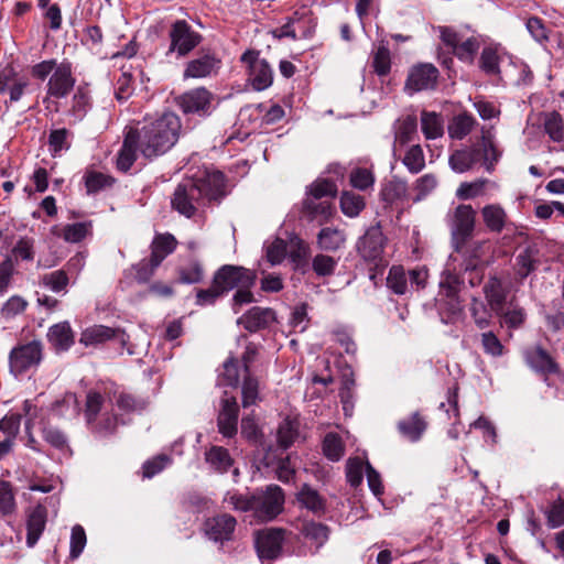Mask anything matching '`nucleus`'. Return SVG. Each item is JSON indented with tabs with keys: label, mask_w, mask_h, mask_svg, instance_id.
I'll return each instance as SVG.
<instances>
[{
	"label": "nucleus",
	"mask_w": 564,
	"mask_h": 564,
	"mask_svg": "<svg viewBox=\"0 0 564 564\" xmlns=\"http://www.w3.org/2000/svg\"><path fill=\"white\" fill-rule=\"evenodd\" d=\"M181 128V119L174 112H164L159 118L147 120L138 130L140 152L148 159L166 153L177 142Z\"/></svg>",
	"instance_id": "f257e3e1"
},
{
	"label": "nucleus",
	"mask_w": 564,
	"mask_h": 564,
	"mask_svg": "<svg viewBox=\"0 0 564 564\" xmlns=\"http://www.w3.org/2000/svg\"><path fill=\"white\" fill-rule=\"evenodd\" d=\"M447 221L452 236V245L456 251H460L475 230L476 212L471 205H458L448 214Z\"/></svg>",
	"instance_id": "f03ea898"
},
{
	"label": "nucleus",
	"mask_w": 564,
	"mask_h": 564,
	"mask_svg": "<svg viewBox=\"0 0 564 564\" xmlns=\"http://www.w3.org/2000/svg\"><path fill=\"white\" fill-rule=\"evenodd\" d=\"M429 272L425 267H419L405 272L402 267H392L387 278L388 288L398 295L423 289L426 284Z\"/></svg>",
	"instance_id": "7ed1b4c3"
},
{
	"label": "nucleus",
	"mask_w": 564,
	"mask_h": 564,
	"mask_svg": "<svg viewBox=\"0 0 564 564\" xmlns=\"http://www.w3.org/2000/svg\"><path fill=\"white\" fill-rule=\"evenodd\" d=\"M43 358V346L40 340H32L14 347L9 355L10 372L18 377L32 368H36Z\"/></svg>",
	"instance_id": "20e7f679"
},
{
	"label": "nucleus",
	"mask_w": 564,
	"mask_h": 564,
	"mask_svg": "<svg viewBox=\"0 0 564 564\" xmlns=\"http://www.w3.org/2000/svg\"><path fill=\"white\" fill-rule=\"evenodd\" d=\"M213 281L215 286L224 294L235 288L253 286L256 274L243 267L226 264L218 269Z\"/></svg>",
	"instance_id": "39448f33"
},
{
	"label": "nucleus",
	"mask_w": 564,
	"mask_h": 564,
	"mask_svg": "<svg viewBox=\"0 0 564 564\" xmlns=\"http://www.w3.org/2000/svg\"><path fill=\"white\" fill-rule=\"evenodd\" d=\"M171 40L166 55L176 53L178 57L186 56L200 42V35L184 20L175 21L169 32Z\"/></svg>",
	"instance_id": "423d86ee"
},
{
	"label": "nucleus",
	"mask_w": 564,
	"mask_h": 564,
	"mask_svg": "<svg viewBox=\"0 0 564 564\" xmlns=\"http://www.w3.org/2000/svg\"><path fill=\"white\" fill-rule=\"evenodd\" d=\"M171 203L181 215L191 218L203 203L200 189L193 180H186L177 185Z\"/></svg>",
	"instance_id": "0eeeda50"
},
{
	"label": "nucleus",
	"mask_w": 564,
	"mask_h": 564,
	"mask_svg": "<svg viewBox=\"0 0 564 564\" xmlns=\"http://www.w3.org/2000/svg\"><path fill=\"white\" fill-rule=\"evenodd\" d=\"M254 517L261 521L274 519L283 509L284 495L279 486H268L265 491L254 495Z\"/></svg>",
	"instance_id": "6e6552de"
},
{
	"label": "nucleus",
	"mask_w": 564,
	"mask_h": 564,
	"mask_svg": "<svg viewBox=\"0 0 564 564\" xmlns=\"http://www.w3.org/2000/svg\"><path fill=\"white\" fill-rule=\"evenodd\" d=\"M76 79L73 76L69 62H62L55 72L50 76L46 85V98L62 99L69 95L75 86Z\"/></svg>",
	"instance_id": "1a4fd4ad"
},
{
	"label": "nucleus",
	"mask_w": 564,
	"mask_h": 564,
	"mask_svg": "<svg viewBox=\"0 0 564 564\" xmlns=\"http://www.w3.org/2000/svg\"><path fill=\"white\" fill-rule=\"evenodd\" d=\"M337 193V186L334 182L328 180H317L308 188V197L304 202V207L312 215H329L330 205L326 202L316 203L317 199L332 196Z\"/></svg>",
	"instance_id": "9d476101"
},
{
	"label": "nucleus",
	"mask_w": 564,
	"mask_h": 564,
	"mask_svg": "<svg viewBox=\"0 0 564 564\" xmlns=\"http://www.w3.org/2000/svg\"><path fill=\"white\" fill-rule=\"evenodd\" d=\"M386 242L380 225H373L358 239L357 251L364 260L377 261L381 259Z\"/></svg>",
	"instance_id": "9b49d317"
},
{
	"label": "nucleus",
	"mask_w": 564,
	"mask_h": 564,
	"mask_svg": "<svg viewBox=\"0 0 564 564\" xmlns=\"http://www.w3.org/2000/svg\"><path fill=\"white\" fill-rule=\"evenodd\" d=\"M215 96L205 87H198L184 93L178 98V106L185 113L207 116L213 110Z\"/></svg>",
	"instance_id": "f8f14e48"
},
{
	"label": "nucleus",
	"mask_w": 564,
	"mask_h": 564,
	"mask_svg": "<svg viewBox=\"0 0 564 564\" xmlns=\"http://www.w3.org/2000/svg\"><path fill=\"white\" fill-rule=\"evenodd\" d=\"M284 541V530L267 529L257 533L256 547L261 560H274L280 556Z\"/></svg>",
	"instance_id": "ddd939ff"
},
{
	"label": "nucleus",
	"mask_w": 564,
	"mask_h": 564,
	"mask_svg": "<svg viewBox=\"0 0 564 564\" xmlns=\"http://www.w3.org/2000/svg\"><path fill=\"white\" fill-rule=\"evenodd\" d=\"M241 61L249 63L250 82L256 90H263L271 86L273 73L265 59L259 58L253 52H246Z\"/></svg>",
	"instance_id": "4468645a"
},
{
	"label": "nucleus",
	"mask_w": 564,
	"mask_h": 564,
	"mask_svg": "<svg viewBox=\"0 0 564 564\" xmlns=\"http://www.w3.org/2000/svg\"><path fill=\"white\" fill-rule=\"evenodd\" d=\"M110 339H116L118 343L124 346L128 340V336L123 330L119 328H110L104 325H93L83 330L80 334L79 343L88 347L104 344Z\"/></svg>",
	"instance_id": "2eb2a0df"
},
{
	"label": "nucleus",
	"mask_w": 564,
	"mask_h": 564,
	"mask_svg": "<svg viewBox=\"0 0 564 564\" xmlns=\"http://www.w3.org/2000/svg\"><path fill=\"white\" fill-rule=\"evenodd\" d=\"M177 241L171 234H162L155 236L151 245V269L144 275H139L142 281H148L154 273L155 269L162 263V261L171 254L176 248Z\"/></svg>",
	"instance_id": "dca6fc26"
},
{
	"label": "nucleus",
	"mask_w": 564,
	"mask_h": 564,
	"mask_svg": "<svg viewBox=\"0 0 564 564\" xmlns=\"http://www.w3.org/2000/svg\"><path fill=\"white\" fill-rule=\"evenodd\" d=\"M239 406L235 397L225 393L221 399V409L218 414L217 425L219 433L225 437H232L237 433Z\"/></svg>",
	"instance_id": "f3484780"
},
{
	"label": "nucleus",
	"mask_w": 564,
	"mask_h": 564,
	"mask_svg": "<svg viewBox=\"0 0 564 564\" xmlns=\"http://www.w3.org/2000/svg\"><path fill=\"white\" fill-rule=\"evenodd\" d=\"M438 77V70L432 64L415 66L410 72L405 88L412 93L433 88Z\"/></svg>",
	"instance_id": "a211bd4d"
},
{
	"label": "nucleus",
	"mask_w": 564,
	"mask_h": 564,
	"mask_svg": "<svg viewBox=\"0 0 564 564\" xmlns=\"http://www.w3.org/2000/svg\"><path fill=\"white\" fill-rule=\"evenodd\" d=\"M236 523L230 514L216 516L206 520L205 533L209 540L223 543L231 539Z\"/></svg>",
	"instance_id": "6ab92c4d"
},
{
	"label": "nucleus",
	"mask_w": 564,
	"mask_h": 564,
	"mask_svg": "<svg viewBox=\"0 0 564 564\" xmlns=\"http://www.w3.org/2000/svg\"><path fill=\"white\" fill-rule=\"evenodd\" d=\"M196 186L200 189V198L204 199H217L224 195L225 189V176L219 171H206L203 175L193 180Z\"/></svg>",
	"instance_id": "aec40b11"
},
{
	"label": "nucleus",
	"mask_w": 564,
	"mask_h": 564,
	"mask_svg": "<svg viewBox=\"0 0 564 564\" xmlns=\"http://www.w3.org/2000/svg\"><path fill=\"white\" fill-rule=\"evenodd\" d=\"M220 67V61L213 54H204L189 61L183 73L184 79L205 78L217 73Z\"/></svg>",
	"instance_id": "412c9836"
},
{
	"label": "nucleus",
	"mask_w": 564,
	"mask_h": 564,
	"mask_svg": "<svg viewBox=\"0 0 564 564\" xmlns=\"http://www.w3.org/2000/svg\"><path fill=\"white\" fill-rule=\"evenodd\" d=\"M137 148L140 149L138 130L131 129L127 132L123 144L117 156V167L122 172L130 170L137 159Z\"/></svg>",
	"instance_id": "4be33fe9"
},
{
	"label": "nucleus",
	"mask_w": 564,
	"mask_h": 564,
	"mask_svg": "<svg viewBox=\"0 0 564 564\" xmlns=\"http://www.w3.org/2000/svg\"><path fill=\"white\" fill-rule=\"evenodd\" d=\"M274 319V312L270 308L252 307L238 319L249 332H257L267 327Z\"/></svg>",
	"instance_id": "5701e85b"
},
{
	"label": "nucleus",
	"mask_w": 564,
	"mask_h": 564,
	"mask_svg": "<svg viewBox=\"0 0 564 564\" xmlns=\"http://www.w3.org/2000/svg\"><path fill=\"white\" fill-rule=\"evenodd\" d=\"M506 55L507 52L499 44L484 47L479 57L480 69L487 75H499L500 63Z\"/></svg>",
	"instance_id": "b1692460"
},
{
	"label": "nucleus",
	"mask_w": 564,
	"mask_h": 564,
	"mask_svg": "<svg viewBox=\"0 0 564 564\" xmlns=\"http://www.w3.org/2000/svg\"><path fill=\"white\" fill-rule=\"evenodd\" d=\"M480 149V161L488 172H492L498 163L501 152L496 147L494 135L490 131H482L481 140L474 145Z\"/></svg>",
	"instance_id": "393cba45"
},
{
	"label": "nucleus",
	"mask_w": 564,
	"mask_h": 564,
	"mask_svg": "<svg viewBox=\"0 0 564 564\" xmlns=\"http://www.w3.org/2000/svg\"><path fill=\"white\" fill-rule=\"evenodd\" d=\"M481 217L485 226L491 232H501L508 223V215L505 208L499 204L485 205L481 210Z\"/></svg>",
	"instance_id": "a878e982"
},
{
	"label": "nucleus",
	"mask_w": 564,
	"mask_h": 564,
	"mask_svg": "<svg viewBox=\"0 0 564 564\" xmlns=\"http://www.w3.org/2000/svg\"><path fill=\"white\" fill-rule=\"evenodd\" d=\"M484 293L494 313L500 315L507 300V290L502 282L496 276L490 278L484 285Z\"/></svg>",
	"instance_id": "bb28decb"
},
{
	"label": "nucleus",
	"mask_w": 564,
	"mask_h": 564,
	"mask_svg": "<svg viewBox=\"0 0 564 564\" xmlns=\"http://www.w3.org/2000/svg\"><path fill=\"white\" fill-rule=\"evenodd\" d=\"M525 360L538 372L552 373L557 370V366L552 357L539 346L525 351Z\"/></svg>",
	"instance_id": "cd10ccee"
},
{
	"label": "nucleus",
	"mask_w": 564,
	"mask_h": 564,
	"mask_svg": "<svg viewBox=\"0 0 564 564\" xmlns=\"http://www.w3.org/2000/svg\"><path fill=\"white\" fill-rule=\"evenodd\" d=\"M480 161V149L467 148L456 150L448 160L449 166L457 173H464L470 170L475 163Z\"/></svg>",
	"instance_id": "c85d7f7f"
},
{
	"label": "nucleus",
	"mask_w": 564,
	"mask_h": 564,
	"mask_svg": "<svg viewBox=\"0 0 564 564\" xmlns=\"http://www.w3.org/2000/svg\"><path fill=\"white\" fill-rule=\"evenodd\" d=\"M46 524V509L43 506H36L29 516L26 529V544L33 547L39 541Z\"/></svg>",
	"instance_id": "c756f323"
},
{
	"label": "nucleus",
	"mask_w": 564,
	"mask_h": 564,
	"mask_svg": "<svg viewBox=\"0 0 564 564\" xmlns=\"http://www.w3.org/2000/svg\"><path fill=\"white\" fill-rule=\"evenodd\" d=\"M47 338L58 351H65L74 344V334L67 322L53 325L48 329Z\"/></svg>",
	"instance_id": "7c9ffc66"
},
{
	"label": "nucleus",
	"mask_w": 564,
	"mask_h": 564,
	"mask_svg": "<svg viewBox=\"0 0 564 564\" xmlns=\"http://www.w3.org/2000/svg\"><path fill=\"white\" fill-rule=\"evenodd\" d=\"M299 503L315 514L325 511L326 501L317 490L308 485H304L296 495Z\"/></svg>",
	"instance_id": "2f4dec72"
},
{
	"label": "nucleus",
	"mask_w": 564,
	"mask_h": 564,
	"mask_svg": "<svg viewBox=\"0 0 564 564\" xmlns=\"http://www.w3.org/2000/svg\"><path fill=\"white\" fill-rule=\"evenodd\" d=\"M205 460L212 469L218 473H226L234 464L228 449L221 446H212L205 453Z\"/></svg>",
	"instance_id": "473e14b6"
},
{
	"label": "nucleus",
	"mask_w": 564,
	"mask_h": 564,
	"mask_svg": "<svg viewBox=\"0 0 564 564\" xmlns=\"http://www.w3.org/2000/svg\"><path fill=\"white\" fill-rule=\"evenodd\" d=\"M317 242L319 248L323 250L336 251L344 247L346 242V234L344 230L326 227L319 231Z\"/></svg>",
	"instance_id": "72a5a7b5"
},
{
	"label": "nucleus",
	"mask_w": 564,
	"mask_h": 564,
	"mask_svg": "<svg viewBox=\"0 0 564 564\" xmlns=\"http://www.w3.org/2000/svg\"><path fill=\"white\" fill-rule=\"evenodd\" d=\"M421 127L426 139H437L444 133L443 119L436 112L422 111Z\"/></svg>",
	"instance_id": "f704fd0d"
},
{
	"label": "nucleus",
	"mask_w": 564,
	"mask_h": 564,
	"mask_svg": "<svg viewBox=\"0 0 564 564\" xmlns=\"http://www.w3.org/2000/svg\"><path fill=\"white\" fill-rule=\"evenodd\" d=\"M398 427L404 437L415 442L424 433L426 423L419 413H414L411 417L400 421Z\"/></svg>",
	"instance_id": "c9c22d12"
},
{
	"label": "nucleus",
	"mask_w": 564,
	"mask_h": 564,
	"mask_svg": "<svg viewBox=\"0 0 564 564\" xmlns=\"http://www.w3.org/2000/svg\"><path fill=\"white\" fill-rule=\"evenodd\" d=\"M302 534L304 538L310 541L315 549H319L327 540L329 530L328 528L318 522H305L301 529Z\"/></svg>",
	"instance_id": "e433bc0d"
},
{
	"label": "nucleus",
	"mask_w": 564,
	"mask_h": 564,
	"mask_svg": "<svg viewBox=\"0 0 564 564\" xmlns=\"http://www.w3.org/2000/svg\"><path fill=\"white\" fill-rule=\"evenodd\" d=\"M476 120L471 115L462 113L456 116L448 126V134L452 139L462 140L474 129Z\"/></svg>",
	"instance_id": "4c0bfd02"
},
{
	"label": "nucleus",
	"mask_w": 564,
	"mask_h": 564,
	"mask_svg": "<svg viewBox=\"0 0 564 564\" xmlns=\"http://www.w3.org/2000/svg\"><path fill=\"white\" fill-rule=\"evenodd\" d=\"M469 311L478 328L484 329L490 326L494 311L481 300L473 297Z\"/></svg>",
	"instance_id": "58836bf2"
},
{
	"label": "nucleus",
	"mask_w": 564,
	"mask_h": 564,
	"mask_svg": "<svg viewBox=\"0 0 564 564\" xmlns=\"http://www.w3.org/2000/svg\"><path fill=\"white\" fill-rule=\"evenodd\" d=\"M366 203L362 196L352 192H343L340 196V209L347 217H357L365 208Z\"/></svg>",
	"instance_id": "ea45409f"
},
{
	"label": "nucleus",
	"mask_w": 564,
	"mask_h": 564,
	"mask_svg": "<svg viewBox=\"0 0 564 564\" xmlns=\"http://www.w3.org/2000/svg\"><path fill=\"white\" fill-rule=\"evenodd\" d=\"M84 181L87 193L93 194L110 187L115 180L105 173L95 170H88L84 175Z\"/></svg>",
	"instance_id": "a19ab883"
},
{
	"label": "nucleus",
	"mask_w": 564,
	"mask_h": 564,
	"mask_svg": "<svg viewBox=\"0 0 564 564\" xmlns=\"http://www.w3.org/2000/svg\"><path fill=\"white\" fill-rule=\"evenodd\" d=\"M224 502L236 511H254V495L247 496L237 491H227L224 497Z\"/></svg>",
	"instance_id": "79ce46f5"
},
{
	"label": "nucleus",
	"mask_w": 564,
	"mask_h": 564,
	"mask_svg": "<svg viewBox=\"0 0 564 564\" xmlns=\"http://www.w3.org/2000/svg\"><path fill=\"white\" fill-rule=\"evenodd\" d=\"M17 502L12 485L0 479V516L9 517L15 512Z\"/></svg>",
	"instance_id": "37998d69"
},
{
	"label": "nucleus",
	"mask_w": 564,
	"mask_h": 564,
	"mask_svg": "<svg viewBox=\"0 0 564 564\" xmlns=\"http://www.w3.org/2000/svg\"><path fill=\"white\" fill-rule=\"evenodd\" d=\"M463 282L459 276L452 272H445L440 282V299L459 296Z\"/></svg>",
	"instance_id": "c03bdc74"
},
{
	"label": "nucleus",
	"mask_w": 564,
	"mask_h": 564,
	"mask_svg": "<svg viewBox=\"0 0 564 564\" xmlns=\"http://www.w3.org/2000/svg\"><path fill=\"white\" fill-rule=\"evenodd\" d=\"M402 163L413 174L421 172L425 166V158L422 148L417 144L410 147L404 154Z\"/></svg>",
	"instance_id": "a18cd8bd"
},
{
	"label": "nucleus",
	"mask_w": 564,
	"mask_h": 564,
	"mask_svg": "<svg viewBox=\"0 0 564 564\" xmlns=\"http://www.w3.org/2000/svg\"><path fill=\"white\" fill-rule=\"evenodd\" d=\"M299 437L297 423L285 419L278 429V443L281 447H290Z\"/></svg>",
	"instance_id": "49530a36"
},
{
	"label": "nucleus",
	"mask_w": 564,
	"mask_h": 564,
	"mask_svg": "<svg viewBox=\"0 0 564 564\" xmlns=\"http://www.w3.org/2000/svg\"><path fill=\"white\" fill-rule=\"evenodd\" d=\"M544 129L554 142H561L564 140V122L558 112H551L546 116Z\"/></svg>",
	"instance_id": "de8ad7c7"
},
{
	"label": "nucleus",
	"mask_w": 564,
	"mask_h": 564,
	"mask_svg": "<svg viewBox=\"0 0 564 564\" xmlns=\"http://www.w3.org/2000/svg\"><path fill=\"white\" fill-rule=\"evenodd\" d=\"M372 67L377 75L386 76L391 68V56L389 48L381 44L377 47L372 56Z\"/></svg>",
	"instance_id": "09e8293b"
},
{
	"label": "nucleus",
	"mask_w": 564,
	"mask_h": 564,
	"mask_svg": "<svg viewBox=\"0 0 564 564\" xmlns=\"http://www.w3.org/2000/svg\"><path fill=\"white\" fill-rule=\"evenodd\" d=\"M350 185L359 191H367L375 184L373 173L365 167H356L349 175Z\"/></svg>",
	"instance_id": "8fccbe9b"
},
{
	"label": "nucleus",
	"mask_w": 564,
	"mask_h": 564,
	"mask_svg": "<svg viewBox=\"0 0 564 564\" xmlns=\"http://www.w3.org/2000/svg\"><path fill=\"white\" fill-rule=\"evenodd\" d=\"M337 263V259L324 253H318L312 260V268L317 276H329L335 272Z\"/></svg>",
	"instance_id": "3c124183"
},
{
	"label": "nucleus",
	"mask_w": 564,
	"mask_h": 564,
	"mask_svg": "<svg viewBox=\"0 0 564 564\" xmlns=\"http://www.w3.org/2000/svg\"><path fill=\"white\" fill-rule=\"evenodd\" d=\"M323 452L328 459L339 460L344 454V445L340 437L334 433H328L323 442Z\"/></svg>",
	"instance_id": "603ef678"
},
{
	"label": "nucleus",
	"mask_w": 564,
	"mask_h": 564,
	"mask_svg": "<svg viewBox=\"0 0 564 564\" xmlns=\"http://www.w3.org/2000/svg\"><path fill=\"white\" fill-rule=\"evenodd\" d=\"M479 48V42L476 37H468L464 41L459 40L453 53L464 62L471 63L476 52Z\"/></svg>",
	"instance_id": "864d4df0"
},
{
	"label": "nucleus",
	"mask_w": 564,
	"mask_h": 564,
	"mask_svg": "<svg viewBox=\"0 0 564 564\" xmlns=\"http://www.w3.org/2000/svg\"><path fill=\"white\" fill-rule=\"evenodd\" d=\"M259 399V383L258 380L250 376V373L245 375V379L242 382V406L248 408L250 405L256 404Z\"/></svg>",
	"instance_id": "5fc2aeb1"
},
{
	"label": "nucleus",
	"mask_w": 564,
	"mask_h": 564,
	"mask_svg": "<svg viewBox=\"0 0 564 564\" xmlns=\"http://www.w3.org/2000/svg\"><path fill=\"white\" fill-rule=\"evenodd\" d=\"M408 184L400 178H392L382 189V197L387 202H393L406 195Z\"/></svg>",
	"instance_id": "6e6d98bb"
},
{
	"label": "nucleus",
	"mask_w": 564,
	"mask_h": 564,
	"mask_svg": "<svg viewBox=\"0 0 564 564\" xmlns=\"http://www.w3.org/2000/svg\"><path fill=\"white\" fill-rule=\"evenodd\" d=\"M69 131L65 128L52 130L48 135L50 150L54 155L69 148Z\"/></svg>",
	"instance_id": "4d7b16f0"
},
{
	"label": "nucleus",
	"mask_w": 564,
	"mask_h": 564,
	"mask_svg": "<svg viewBox=\"0 0 564 564\" xmlns=\"http://www.w3.org/2000/svg\"><path fill=\"white\" fill-rule=\"evenodd\" d=\"M488 180H477L470 183H462L456 191V196L460 199H471L482 195Z\"/></svg>",
	"instance_id": "13d9d810"
},
{
	"label": "nucleus",
	"mask_w": 564,
	"mask_h": 564,
	"mask_svg": "<svg viewBox=\"0 0 564 564\" xmlns=\"http://www.w3.org/2000/svg\"><path fill=\"white\" fill-rule=\"evenodd\" d=\"M42 284L53 292H61L68 284V276L63 270H56L44 274L41 279Z\"/></svg>",
	"instance_id": "bf43d9fd"
},
{
	"label": "nucleus",
	"mask_w": 564,
	"mask_h": 564,
	"mask_svg": "<svg viewBox=\"0 0 564 564\" xmlns=\"http://www.w3.org/2000/svg\"><path fill=\"white\" fill-rule=\"evenodd\" d=\"M89 232V225L86 223L69 224L63 228L62 237L65 241L76 243L82 241Z\"/></svg>",
	"instance_id": "052dcab7"
},
{
	"label": "nucleus",
	"mask_w": 564,
	"mask_h": 564,
	"mask_svg": "<svg viewBox=\"0 0 564 564\" xmlns=\"http://www.w3.org/2000/svg\"><path fill=\"white\" fill-rule=\"evenodd\" d=\"M438 306L442 313H447V318L449 319L459 317L464 310L460 296L438 299Z\"/></svg>",
	"instance_id": "680f3d73"
},
{
	"label": "nucleus",
	"mask_w": 564,
	"mask_h": 564,
	"mask_svg": "<svg viewBox=\"0 0 564 564\" xmlns=\"http://www.w3.org/2000/svg\"><path fill=\"white\" fill-rule=\"evenodd\" d=\"M417 122L414 117H406L399 126L395 133V141L405 144L412 140L416 133Z\"/></svg>",
	"instance_id": "e2e57ef3"
},
{
	"label": "nucleus",
	"mask_w": 564,
	"mask_h": 564,
	"mask_svg": "<svg viewBox=\"0 0 564 564\" xmlns=\"http://www.w3.org/2000/svg\"><path fill=\"white\" fill-rule=\"evenodd\" d=\"M481 346L487 355L492 357H500L503 355L505 347L492 332H485L481 334Z\"/></svg>",
	"instance_id": "0e129e2a"
},
{
	"label": "nucleus",
	"mask_w": 564,
	"mask_h": 564,
	"mask_svg": "<svg viewBox=\"0 0 564 564\" xmlns=\"http://www.w3.org/2000/svg\"><path fill=\"white\" fill-rule=\"evenodd\" d=\"M42 436L46 443L57 449H64L67 447V437L62 431L54 426H44L42 430Z\"/></svg>",
	"instance_id": "69168bd1"
},
{
	"label": "nucleus",
	"mask_w": 564,
	"mask_h": 564,
	"mask_svg": "<svg viewBox=\"0 0 564 564\" xmlns=\"http://www.w3.org/2000/svg\"><path fill=\"white\" fill-rule=\"evenodd\" d=\"M364 463L360 458H349L346 465V477L348 482L357 487L362 481Z\"/></svg>",
	"instance_id": "338daca9"
},
{
	"label": "nucleus",
	"mask_w": 564,
	"mask_h": 564,
	"mask_svg": "<svg viewBox=\"0 0 564 564\" xmlns=\"http://www.w3.org/2000/svg\"><path fill=\"white\" fill-rule=\"evenodd\" d=\"M102 397L98 392L90 391L86 399L85 415L88 424L95 422L102 408Z\"/></svg>",
	"instance_id": "774afa93"
}]
</instances>
